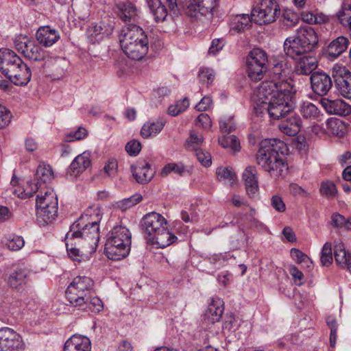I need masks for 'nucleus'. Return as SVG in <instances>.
<instances>
[{
    "label": "nucleus",
    "mask_w": 351,
    "mask_h": 351,
    "mask_svg": "<svg viewBox=\"0 0 351 351\" xmlns=\"http://www.w3.org/2000/svg\"><path fill=\"white\" fill-rule=\"evenodd\" d=\"M32 72L30 69L23 62L19 66H16L13 72L8 76L10 80L16 85H26L31 80Z\"/></svg>",
    "instance_id": "obj_26"
},
{
    "label": "nucleus",
    "mask_w": 351,
    "mask_h": 351,
    "mask_svg": "<svg viewBox=\"0 0 351 351\" xmlns=\"http://www.w3.org/2000/svg\"><path fill=\"white\" fill-rule=\"evenodd\" d=\"M58 197L52 189L38 191L36 199V220L40 226L52 222L58 213Z\"/></svg>",
    "instance_id": "obj_7"
},
{
    "label": "nucleus",
    "mask_w": 351,
    "mask_h": 351,
    "mask_svg": "<svg viewBox=\"0 0 351 351\" xmlns=\"http://www.w3.org/2000/svg\"><path fill=\"white\" fill-rule=\"evenodd\" d=\"M223 313V302L220 299L213 300L208 305L206 316L211 322H219Z\"/></svg>",
    "instance_id": "obj_36"
},
{
    "label": "nucleus",
    "mask_w": 351,
    "mask_h": 351,
    "mask_svg": "<svg viewBox=\"0 0 351 351\" xmlns=\"http://www.w3.org/2000/svg\"><path fill=\"white\" fill-rule=\"evenodd\" d=\"M132 176L139 184H147L152 180L155 174L154 169L145 160H138L136 165L131 166Z\"/></svg>",
    "instance_id": "obj_21"
},
{
    "label": "nucleus",
    "mask_w": 351,
    "mask_h": 351,
    "mask_svg": "<svg viewBox=\"0 0 351 351\" xmlns=\"http://www.w3.org/2000/svg\"><path fill=\"white\" fill-rule=\"evenodd\" d=\"M295 90L291 83L282 84L278 93L272 95L269 101H262L261 106L255 108L256 112L258 110L261 114L267 112L274 120L284 119L292 113L295 108Z\"/></svg>",
    "instance_id": "obj_4"
},
{
    "label": "nucleus",
    "mask_w": 351,
    "mask_h": 351,
    "mask_svg": "<svg viewBox=\"0 0 351 351\" xmlns=\"http://www.w3.org/2000/svg\"><path fill=\"white\" fill-rule=\"evenodd\" d=\"M291 83L288 80H267L261 83L257 90V104L256 108L262 105V101H269L275 93L280 92V88L282 84Z\"/></svg>",
    "instance_id": "obj_18"
},
{
    "label": "nucleus",
    "mask_w": 351,
    "mask_h": 351,
    "mask_svg": "<svg viewBox=\"0 0 351 351\" xmlns=\"http://www.w3.org/2000/svg\"><path fill=\"white\" fill-rule=\"evenodd\" d=\"M25 244L24 239L20 236H14L13 238L9 240L8 247L10 250L16 251L21 249Z\"/></svg>",
    "instance_id": "obj_56"
},
{
    "label": "nucleus",
    "mask_w": 351,
    "mask_h": 351,
    "mask_svg": "<svg viewBox=\"0 0 351 351\" xmlns=\"http://www.w3.org/2000/svg\"><path fill=\"white\" fill-rule=\"evenodd\" d=\"M142 199V195L139 193H136L130 197L120 202L118 206L121 210H127L139 203Z\"/></svg>",
    "instance_id": "obj_49"
},
{
    "label": "nucleus",
    "mask_w": 351,
    "mask_h": 351,
    "mask_svg": "<svg viewBox=\"0 0 351 351\" xmlns=\"http://www.w3.org/2000/svg\"><path fill=\"white\" fill-rule=\"evenodd\" d=\"M36 36L38 42L47 47L52 46L60 38L59 33L49 26L38 28Z\"/></svg>",
    "instance_id": "obj_28"
},
{
    "label": "nucleus",
    "mask_w": 351,
    "mask_h": 351,
    "mask_svg": "<svg viewBox=\"0 0 351 351\" xmlns=\"http://www.w3.org/2000/svg\"><path fill=\"white\" fill-rule=\"evenodd\" d=\"M165 125L163 120L156 121H147L142 127L141 134L143 138H149L160 133Z\"/></svg>",
    "instance_id": "obj_37"
},
{
    "label": "nucleus",
    "mask_w": 351,
    "mask_h": 351,
    "mask_svg": "<svg viewBox=\"0 0 351 351\" xmlns=\"http://www.w3.org/2000/svg\"><path fill=\"white\" fill-rule=\"evenodd\" d=\"M94 282L87 276L75 277L66 291L68 302L73 306L81 307L92 293Z\"/></svg>",
    "instance_id": "obj_8"
},
{
    "label": "nucleus",
    "mask_w": 351,
    "mask_h": 351,
    "mask_svg": "<svg viewBox=\"0 0 351 351\" xmlns=\"http://www.w3.org/2000/svg\"><path fill=\"white\" fill-rule=\"evenodd\" d=\"M217 5V0H191L187 7V14L191 17L199 19L204 16L211 18L213 10Z\"/></svg>",
    "instance_id": "obj_16"
},
{
    "label": "nucleus",
    "mask_w": 351,
    "mask_h": 351,
    "mask_svg": "<svg viewBox=\"0 0 351 351\" xmlns=\"http://www.w3.org/2000/svg\"><path fill=\"white\" fill-rule=\"evenodd\" d=\"M131 234L123 226H116L109 233L104 251L109 259L120 261L130 253Z\"/></svg>",
    "instance_id": "obj_6"
},
{
    "label": "nucleus",
    "mask_w": 351,
    "mask_h": 351,
    "mask_svg": "<svg viewBox=\"0 0 351 351\" xmlns=\"http://www.w3.org/2000/svg\"><path fill=\"white\" fill-rule=\"evenodd\" d=\"M331 223L333 227L337 228H344L346 224V219L339 213H334L331 216Z\"/></svg>",
    "instance_id": "obj_60"
},
{
    "label": "nucleus",
    "mask_w": 351,
    "mask_h": 351,
    "mask_svg": "<svg viewBox=\"0 0 351 351\" xmlns=\"http://www.w3.org/2000/svg\"><path fill=\"white\" fill-rule=\"evenodd\" d=\"M291 256L297 262L306 263L308 267H310L308 263H312L309 257L298 249L292 248L291 250Z\"/></svg>",
    "instance_id": "obj_53"
},
{
    "label": "nucleus",
    "mask_w": 351,
    "mask_h": 351,
    "mask_svg": "<svg viewBox=\"0 0 351 351\" xmlns=\"http://www.w3.org/2000/svg\"><path fill=\"white\" fill-rule=\"evenodd\" d=\"M198 161L204 167H210L212 163L210 154L202 149L199 148L193 151Z\"/></svg>",
    "instance_id": "obj_50"
},
{
    "label": "nucleus",
    "mask_w": 351,
    "mask_h": 351,
    "mask_svg": "<svg viewBox=\"0 0 351 351\" xmlns=\"http://www.w3.org/2000/svg\"><path fill=\"white\" fill-rule=\"evenodd\" d=\"M211 120L207 114H200L196 120V125L204 129H209L211 127Z\"/></svg>",
    "instance_id": "obj_59"
},
{
    "label": "nucleus",
    "mask_w": 351,
    "mask_h": 351,
    "mask_svg": "<svg viewBox=\"0 0 351 351\" xmlns=\"http://www.w3.org/2000/svg\"><path fill=\"white\" fill-rule=\"evenodd\" d=\"M335 86L343 97L351 99V73L344 66L335 65L332 69Z\"/></svg>",
    "instance_id": "obj_13"
},
{
    "label": "nucleus",
    "mask_w": 351,
    "mask_h": 351,
    "mask_svg": "<svg viewBox=\"0 0 351 351\" xmlns=\"http://www.w3.org/2000/svg\"><path fill=\"white\" fill-rule=\"evenodd\" d=\"M22 337L8 327L0 328V351H24Z\"/></svg>",
    "instance_id": "obj_12"
},
{
    "label": "nucleus",
    "mask_w": 351,
    "mask_h": 351,
    "mask_svg": "<svg viewBox=\"0 0 351 351\" xmlns=\"http://www.w3.org/2000/svg\"><path fill=\"white\" fill-rule=\"evenodd\" d=\"M11 117L10 112L4 106L0 105V129L9 125Z\"/></svg>",
    "instance_id": "obj_54"
},
{
    "label": "nucleus",
    "mask_w": 351,
    "mask_h": 351,
    "mask_svg": "<svg viewBox=\"0 0 351 351\" xmlns=\"http://www.w3.org/2000/svg\"><path fill=\"white\" fill-rule=\"evenodd\" d=\"M204 138L202 134L194 131L191 132L190 136L187 139L185 146L188 150L195 151L199 148L203 143Z\"/></svg>",
    "instance_id": "obj_42"
},
{
    "label": "nucleus",
    "mask_w": 351,
    "mask_h": 351,
    "mask_svg": "<svg viewBox=\"0 0 351 351\" xmlns=\"http://www.w3.org/2000/svg\"><path fill=\"white\" fill-rule=\"evenodd\" d=\"M219 126L223 133L229 134L235 130V124L232 117H225L220 120Z\"/></svg>",
    "instance_id": "obj_52"
},
{
    "label": "nucleus",
    "mask_w": 351,
    "mask_h": 351,
    "mask_svg": "<svg viewBox=\"0 0 351 351\" xmlns=\"http://www.w3.org/2000/svg\"><path fill=\"white\" fill-rule=\"evenodd\" d=\"M102 27L99 24H91L86 30V36L90 43L94 44L104 36L101 33Z\"/></svg>",
    "instance_id": "obj_44"
},
{
    "label": "nucleus",
    "mask_w": 351,
    "mask_h": 351,
    "mask_svg": "<svg viewBox=\"0 0 351 351\" xmlns=\"http://www.w3.org/2000/svg\"><path fill=\"white\" fill-rule=\"evenodd\" d=\"M319 192L322 195L327 198H332L336 196L337 189L332 182L327 180L322 182Z\"/></svg>",
    "instance_id": "obj_45"
},
{
    "label": "nucleus",
    "mask_w": 351,
    "mask_h": 351,
    "mask_svg": "<svg viewBox=\"0 0 351 351\" xmlns=\"http://www.w3.org/2000/svg\"><path fill=\"white\" fill-rule=\"evenodd\" d=\"M86 215L89 216L88 223L82 228L80 223L75 222L70 228L69 238H75L78 240V245L84 248H90V252L96 250L99 240V223L101 219V214L98 207L90 206L86 210Z\"/></svg>",
    "instance_id": "obj_3"
},
{
    "label": "nucleus",
    "mask_w": 351,
    "mask_h": 351,
    "mask_svg": "<svg viewBox=\"0 0 351 351\" xmlns=\"http://www.w3.org/2000/svg\"><path fill=\"white\" fill-rule=\"evenodd\" d=\"M22 62L21 58L12 50L6 48L0 49V70L5 76L8 77Z\"/></svg>",
    "instance_id": "obj_19"
},
{
    "label": "nucleus",
    "mask_w": 351,
    "mask_h": 351,
    "mask_svg": "<svg viewBox=\"0 0 351 351\" xmlns=\"http://www.w3.org/2000/svg\"><path fill=\"white\" fill-rule=\"evenodd\" d=\"M326 324L330 330V343L331 347H335L337 340V330L338 324L337 320L332 316L326 317Z\"/></svg>",
    "instance_id": "obj_48"
},
{
    "label": "nucleus",
    "mask_w": 351,
    "mask_h": 351,
    "mask_svg": "<svg viewBox=\"0 0 351 351\" xmlns=\"http://www.w3.org/2000/svg\"><path fill=\"white\" fill-rule=\"evenodd\" d=\"M284 51L287 56L291 58L302 56L308 52L296 35L295 37H288L284 42Z\"/></svg>",
    "instance_id": "obj_25"
},
{
    "label": "nucleus",
    "mask_w": 351,
    "mask_h": 351,
    "mask_svg": "<svg viewBox=\"0 0 351 351\" xmlns=\"http://www.w3.org/2000/svg\"><path fill=\"white\" fill-rule=\"evenodd\" d=\"M272 207L278 212L282 213L286 210V206L282 199L279 195H273L271 198Z\"/></svg>",
    "instance_id": "obj_58"
},
{
    "label": "nucleus",
    "mask_w": 351,
    "mask_h": 351,
    "mask_svg": "<svg viewBox=\"0 0 351 351\" xmlns=\"http://www.w3.org/2000/svg\"><path fill=\"white\" fill-rule=\"evenodd\" d=\"M332 132L337 136H341L345 132V126L343 123H327Z\"/></svg>",
    "instance_id": "obj_64"
},
{
    "label": "nucleus",
    "mask_w": 351,
    "mask_h": 351,
    "mask_svg": "<svg viewBox=\"0 0 351 351\" xmlns=\"http://www.w3.org/2000/svg\"><path fill=\"white\" fill-rule=\"evenodd\" d=\"M119 42L122 50L130 59L141 60L148 52L147 35L139 26L123 28L119 36Z\"/></svg>",
    "instance_id": "obj_5"
},
{
    "label": "nucleus",
    "mask_w": 351,
    "mask_h": 351,
    "mask_svg": "<svg viewBox=\"0 0 351 351\" xmlns=\"http://www.w3.org/2000/svg\"><path fill=\"white\" fill-rule=\"evenodd\" d=\"M282 67V62H278L274 65L272 69V79L271 80H287L286 79V72Z\"/></svg>",
    "instance_id": "obj_51"
},
{
    "label": "nucleus",
    "mask_w": 351,
    "mask_h": 351,
    "mask_svg": "<svg viewBox=\"0 0 351 351\" xmlns=\"http://www.w3.org/2000/svg\"><path fill=\"white\" fill-rule=\"evenodd\" d=\"M86 136V130L84 128L80 127L75 132H71L67 136V141H72L74 140H80Z\"/></svg>",
    "instance_id": "obj_63"
},
{
    "label": "nucleus",
    "mask_w": 351,
    "mask_h": 351,
    "mask_svg": "<svg viewBox=\"0 0 351 351\" xmlns=\"http://www.w3.org/2000/svg\"><path fill=\"white\" fill-rule=\"evenodd\" d=\"M98 24L101 27H102L101 30L104 36H109L112 33L114 27V23L113 20H111L110 19H105L100 21Z\"/></svg>",
    "instance_id": "obj_55"
},
{
    "label": "nucleus",
    "mask_w": 351,
    "mask_h": 351,
    "mask_svg": "<svg viewBox=\"0 0 351 351\" xmlns=\"http://www.w3.org/2000/svg\"><path fill=\"white\" fill-rule=\"evenodd\" d=\"M213 100L209 96L204 97L201 101L195 106L197 111H206L208 110L212 105Z\"/></svg>",
    "instance_id": "obj_62"
},
{
    "label": "nucleus",
    "mask_w": 351,
    "mask_h": 351,
    "mask_svg": "<svg viewBox=\"0 0 351 351\" xmlns=\"http://www.w3.org/2000/svg\"><path fill=\"white\" fill-rule=\"evenodd\" d=\"M90 341L84 336L74 335L68 339L64 347V351H90Z\"/></svg>",
    "instance_id": "obj_27"
},
{
    "label": "nucleus",
    "mask_w": 351,
    "mask_h": 351,
    "mask_svg": "<svg viewBox=\"0 0 351 351\" xmlns=\"http://www.w3.org/2000/svg\"><path fill=\"white\" fill-rule=\"evenodd\" d=\"M117 162L114 159L109 160L108 163L105 165L104 169L105 173L109 177L114 176L117 171Z\"/></svg>",
    "instance_id": "obj_61"
},
{
    "label": "nucleus",
    "mask_w": 351,
    "mask_h": 351,
    "mask_svg": "<svg viewBox=\"0 0 351 351\" xmlns=\"http://www.w3.org/2000/svg\"><path fill=\"white\" fill-rule=\"evenodd\" d=\"M310 80L313 93L319 96L326 95L332 86L330 76L324 72L313 73Z\"/></svg>",
    "instance_id": "obj_17"
},
{
    "label": "nucleus",
    "mask_w": 351,
    "mask_h": 351,
    "mask_svg": "<svg viewBox=\"0 0 351 351\" xmlns=\"http://www.w3.org/2000/svg\"><path fill=\"white\" fill-rule=\"evenodd\" d=\"M91 165L90 155L84 152L75 158L67 170V174L77 178Z\"/></svg>",
    "instance_id": "obj_22"
},
{
    "label": "nucleus",
    "mask_w": 351,
    "mask_h": 351,
    "mask_svg": "<svg viewBox=\"0 0 351 351\" xmlns=\"http://www.w3.org/2000/svg\"><path fill=\"white\" fill-rule=\"evenodd\" d=\"M267 55L260 48L252 49L247 58L248 76L254 81L263 79L267 70Z\"/></svg>",
    "instance_id": "obj_9"
},
{
    "label": "nucleus",
    "mask_w": 351,
    "mask_h": 351,
    "mask_svg": "<svg viewBox=\"0 0 351 351\" xmlns=\"http://www.w3.org/2000/svg\"><path fill=\"white\" fill-rule=\"evenodd\" d=\"M287 152V145L282 141L276 138L265 139L259 145L256 162L271 178L277 179L287 170L285 161Z\"/></svg>",
    "instance_id": "obj_1"
},
{
    "label": "nucleus",
    "mask_w": 351,
    "mask_h": 351,
    "mask_svg": "<svg viewBox=\"0 0 351 351\" xmlns=\"http://www.w3.org/2000/svg\"><path fill=\"white\" fill-rule=\"evenodd\" d=\"M219 144L225 148H230L234 152L240 151V142L234 135H224L219 138Z\"/></svg>",
    "instance_id": "obj_41"
},
{
    "label": "nucleus",
    "mask_w": 351,
    "mask_h": 351,
    "mask_svg": "<svg viewBox=\"0 0 351 351\" xmlns=\"http://www.w3.org/2000/svg\"><path fill=\"white\" fill-rule=\"evenodd\" d=\"M27 274L28 271L25 268L18 267L10 274L8 282L12 289L21 291L26 283Z\"/></svg>",
    "instance_id": "obj_33"
},
{
    "label": "nucleus",
    "mask_w": 351,
    "mask_h": 351,
    "mask_svg": "<svg viewBox=\"0 0 351 351\" xmlns=\"http://www.w3.org/2000/svg\"><path fill=\"white\" fill-rule=\"evenodd\" d=\"M35 176L37 182L36 184H33L31 182H28L27 184L30 188V191H27V189L25 190V195L28 197H32L34 193L38 191L41 187L42 184L51 182L53 179V172L49 165H46L44 162H41L37 167Z\"/></svg>",
    "instance_id": "obj_15"
},
{
    "label": "nucleus",
    "mask_w": 351,
    "mask_h": 351,
    "mask_svg": "<svg viewBox=\"0 0 351 351\" xmlns=\"http://www.w3.org/2000/svg\"><path fill=\"white\" fill-rule=\"evenodd\" d=\"M317 66V61L315 57L304 56L297 61L295 71L299 75H311Z\"/></svg>",
    "instance_id": "obj_31"
},
{
    "label": "nucleus",
    "mask_w": 351,
    "mask_h": 351,
    "mask_svg": "<svg viewBox=\"0 0 351 351\" xmlns=\"http://www.w3.org/2000/svg\"><path fill=\"white\" fill-rule=\"evenodd\" d=\"M243 179L249 197H254L258 191L257 170L254 166H248L243 173Z\"/></svg>",
    "instance_id": "obj_24"
},
{
    "label": "nucleus",
    "mask_w": 351,
    "mask_h": 351,
    "mask_svg": "<svg viewBox=\"0 0 351 351\" xmlns=\"http://www.w3.org/2000/svg\"><path fill=\"white\" fill-rule=\"evenodd\" d=\"M296 35L309 51L318 44V36L314 29L308 25L301 26L296 31Z\"/></svg>",
    "instance_id": "obj_23"
},
{
    "label": "nucleus",
    "mask_w": 351,
    "mask_h": 351,
    "mask_svg": "<svg viewBox=\"0 0 351 351\" xmlns=\"http://www.w3.org/2000/svg\"><path fill=\"white\" fill-rule=\"evenodd\" d=\"M280 14V9L276 0H262L252 12V16L259 25L271 23Z\"/></svg>",
    "instance_id": "obj_10"
},
{
    "label": "nucleus",
    "mask_w": 351,
    "mask_h": 351,
    "mask_svg": "<svg viewBox=\"0 0 351 351\" xmlns=\"http://www.w3.org/2000/svg\"><path fill=\"white\" fill-rule=\"evenodd\" d=\"M252 25V18L249 14H241L232 16L230 29L239 33L248 29Z\"/></svg>",
    "instance_id": "obj_35"
},
{
    "label": "nucleus",
    "mask_w": 351,
    "mask_h": 351,
    "mask_svg": "<svg viewBox=\"0 0 351 351\" xmlns=\"http://www.w3.org/2000/svg\"><path fill=\"white\" fill-rule=\"evenodd\" d=\"M349 40L344 36H339L328 45L326 53L328 58L335 59L342 54L349 45Z\"/></svg>",
    "instance_id": "obj_30"
},
{
    "label": "nucleus",
    "mask_w": 351,
    "mask_h": 351,
    "mask_svg": "<svg viewBox=\"0 0 351 351\" xmlns=\"http://www.w3.org/2000/svg\"><path fill=\"white\" fill-rule=\"evenodd\" d=\"M141 149V144L136 140L129 141L125 145V150L130 156L137 155Z\"/></svg>",
    "instance_id": "obj_57"
},
{
    "label": "nucleus",
    "mask_w": 351,
    "mask_h": 351,
    "mask_svg": "<svg viewBox=\"0 0 351 351\" xmlns=\"http://www.w3.org/2000/svg\"><path fill=\"white\" fill-rule=\"evenodd\" d=\"M116 12L126 27L138 26L136 23L140 19L139 11L132 2H120L116 5Z\"/></svg>",
    "instance_id": "obj_14"
},
{
    "label": "nucleus",
    "mask_w": 351,
    "mask_h": 351,
    "mask_svg": "<svg viewBox=\"0 0 351 351\" xmlns=\"http://www.w3.org/2000/svg\"><path fill=\"white\" fill-rule=\"evenodd\" d=\"M89 298H87L82 305L84 309L88 308L93 313H99L103 310L104 306L102 301L95 295L94 290L89 294Z\"/></svg>",
    "instance_id": "obj_40"
},
{
    "label": "nucleus",
    "mask_w": 351,
    "mask_h": 351,
    "mask_svg": "<svg viewBox=\"0 0 351 351\" xmlns=\"http://www.w3.org/2000/svg\"><path fill=\"white\" fill-rule=\"evenodd\" d=\"M301 119L297 115H291L282 120L279 124V129L290 136L296 135L300 130Z\"/></svg>",
    "instance_id": "obj_32"
},
{
    "label": "nucleus",
    "mask_w": 351,
    "mask_h": 351,
    "mask_svg": "<svg viewBox=\"0 0 351 351\" xmlns=\"http://www.w3.org/2000/svg\"><path fill=\"white\" fill-rule=\"evenodd\" d=\"M141 226L146 239L158 248H165L177 241L176 236L167 228L166 219L155 212L145 215Z\"/></svg>",
    "instance_id": "obj_2"
},
{
    "label": "nucleus",
    "mask_w": 351,
    "mask_h": 351,
    "mask_svg": "<svg viewBox=\"0 0 351 351\" xmlns=\"http://www.w3.org/2000/svg\"><path fill=\"white\" fill-rule=\"evenodd\" d=\"M147 5L156 21H163L166 19L167 10L160 0H147Z\"/></svg>",
    "instance_id": "obj_38"
},
{
    "label": "nucleus",
    "mask_w": 351,
    "mask_h": 351,
    "mask_svg": "<svg viewBox=\"0 0 351 351\" xmlns=\"http://www.w3.org/2000/svg\"><path fill=\"white\" fill-rule=\"evenodd\" d=\"M16 49L26 58L33 61H42L45 59V52L34 40L26 37L19 36L14 39Z\"/></svg>",
    "instance_id": "obj_11"
},
{
    "label": "nucleus",
    "mask_w": 351,
    "mask_h": 351,
    "mask_svg": "<svg viewBox=\"0 0 351 351\" xmlns=\"http://www.w3.org/2000/svg\"><path fill=\"white\" fill-rule=\"evenodd\" d=\"M300 16L297 13L290 10H285L282 12L280 22L283 28L288 29L295 27L300 22Z\"/></svg>",
    "instance_id": "obj_39"
},
{
    "label": "nucleus",
    "mask_w": 351,
    "mask_h": 351,
    "mask_svg": "<svg viewBox=\"0 0 351 351\" xmlns=\"http://www.w3.org/2000/svg\"><path fill=\"white\" fill-rule=\"evenodd\" d=\"M216 173L220 180L228 181L232 184L236 179V175L232 169L220 167L217 169Z\"/></svg>",
    "instance_id": "obj_46"
},
{
    "label": "nucleus",
    "mask_w": 351,
    "mask_h": 351,
    "mask_svg": "<svg viewBox=\"0 0 351 351\" xmlns=\"http://www.w3.org/2000/svg\"><path fill=\"white\" fill-rule=\"evenodd\" d=\"M299 111L304 119L314 122L322 121L324 116L317 106L308 101H304L300 104Z\"/></svg>",
    "instance_id": "obj_29"
},
{
    "label": "nucleus",
    "mask_w": 351,
    "mask_h": 351,
    "mask_svg": "<svg viewBox=\"0 0 351 351\" xmlns=\"http://www.w3.org/2000/svg\"><path fill=\"white\" fill-rule=\"evenodd\" d=\"M334 256L337 265L346 267L351 272V254L346 251L343 243H336L334 247Z\"/></svg>",
    "instance_id": "obj_34"
},
{
    "label": "nucleus",
    "mask_w": 351,
    "mask_h": 351,
    "mask_svg": "<svg viewBox=\"0 0 351 351\" xmlns=\"http://www.w3.org/2000/svg\"><path fill=\"white\" fill-rule=\"evenodd\" d=\"M320 261L324 266H328L332 263V244L330 243L326 242L324 245Z\"/></svg>",
    "instance_id": "obj_47"
},
{
    "label": "nucleus",
    "mask_w": 351,
    "mask_h": 351,
    "mask_svg": "<svg viewBox=\"0 0 351 351\" xmlns=\"http://www.w3.org/2000/svg\"><path fill=\"white\" fill-rule=\"evenodd\" d=\"M65 239L66 250L69 257L73 260H80L78 258L80 256V250L79 248L76 247V245H78V241H75L77 239L75 238H69V233H66Z\"/></svg>",
    "instance_id": "obj_43"
},
{
    "label": "nucleus",
    "mask_w": 351,
    "mask_h": 351,
    "mask_svg": "<svg viewBox=\"0 0 351 351\" xmlns=\"http://www.w3.org/2000/svg\"><path fill=\"white\" fill-rule=\"evenodd\" d=\"M320 104L329 114L345 117L351 113V106L340 99H329L322 97Z\"/></svg>",
    "instance_id": "obj_20"
}]
</instances>
